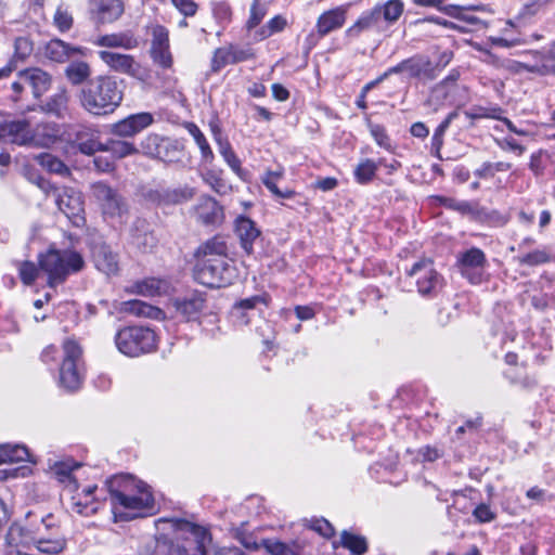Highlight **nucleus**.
Segmentation results:
<instances>
[{
  "instance_id": "4be33fe9",
  "label": "nucleus",
  "mask_w": 555,
  "mask_h": 555,
  "mask_svg": "<svg viewBox=\"0 0 555 555\" xmlns=\"http://www.w3.org/2000/svg\"><path fill=\"white\" fill-rule=\"evenodd\" d=\"M405 66V72L411 78L434 80L437 77L436 67L426 56L415 55L406 59Z\"/></svg>"
},
{
  "instance_id": "a18cd8bd",
  "label": "nucleus",
  "mask_w": 555,
  "mask_h": 555,
  "mask_svg": "<svg viewBox=\"0 0 555 555\" xmlns=\"http://www.w3.org/2000/svg\"><path fill=\"white\" fill-rule=\"evenodd\" d=\"M403 10L404 4L402 0H388L386 3L380 4L382 21L385 28L395 24L402 15Z\"/></svg>"
},
{
  "instance_id": "bf43d9fd",
  "label": "nucleus",
  "mask_w": 555,
  "mask_h": 555,
  "mask_svg": "<svg viewBox=\"0 0 555 555\" xmlns=\"http://www.w3.org/2000/svg\"><path fill=\"white\" fill-rule=\"evenodd\" d=\"M165 140L166 139L160 138L158 134H149L142 141V149L146 155L158 158V152H160V146Z\"/></svg>"
},
{
  "instance_id": "f704fd0d",
  "label": "nucleus",
  "mask_w": 555,
  "mask_h": 555,
  "mask_svg": "<svg viewBox=\"0 0 555 555\" xmlns=\"http://www.w3.org/2000/svg\"><path fill=\"white\" fill-rule=\"evenodd\" d=\"M228 246L223 238L215 236L203 243L195 253L197 259L227 257Z\"/></svg>"
},
{
  "instance_id": "7ed1b4c3",
  "label": "nucleus",
  "mask_w": 555,
  "mask_h": 555,
  "mask_svg": "<svg viewBox=\"0 0 555 555\" xmlns=\"http://www.w3.org/2000/svg\"><path fill=\"white\" fill-rule=\"evenodd\" d=\"M121 82L108 75H100L88 80L78 95L80 105L93 116L114 113L124 99Z\"/></svg>"
},
{
  "instance_id": "e2e57ef3",
  "label": "nucleus",
  "mask_w": 555,
  "mask_h": 555,
  "mask_svg": "<svg viewBox=\"0 0 555 555\" xmlns=\"http://www.w3.org/2000/svg\"><path fill=\"white\" fill-rule=\"evenodd\" d=\"M480 204L477 201H460L455 211L469 217L473 221L478 220Z\"/></svg>"
},
{
  "instance_id": "052dcab7",
  "label": "nucleus",
  "mask_w": 555,
  "mask_h": 555,
  "mask_svg": "<svg viewBox=\"0 0 555 555\" xmlns=\"http://www.w3.org/2000/svg\"><path fill=\"white\" fill-rule=\"evenodd\" d=\"M470 507L468 505V501L465 495L462 494H455L453 504L448 507V516L449 518L454 521L455 524L459 522V519L455 515V512H461L463 514H468Z\"/></svg>"
},
{
  "instance_id": "680f3d73",
  "label": "nucleus",
  "mask_w": 555,
  "mask_h": 555,
  "mask_svg": "<svg viewBox=\"0 0 555 555\" xmlns=\"http://www.w3.org/2000/svg\"><path fill=\"white\" fill-rule=\"evenodd\" d=\"M20 278L25 285H31L38 275L39 269L34 262L24 261L18 268Z\"/></svg>"
},
{
  "instance_id": "6e6d98bb",
  "label": "nucleus",
  "mask_w": 555,
  "mask_h": 555,
  "mask_svg": "<svg viewBox=\"0 0 555 555\" xmlns=\"http://www.w3.org/2000/svg\"><path fill=\"white\" fill-rule=\"evenodd\" d=\"M230 64L233 62L229 46L216 49L211 59V70L217 73Z\"/></svg>"
},
{
  "instance_id": "6e6552de",
  "label": "nucleus",
  "mask_w": 555,
  "mask_h": 555,
  "mask_svg": "<svg viewBox=\"0 0 555 555\" xmlns=\"http://www.w3.org/2000/svg\"><path fill=\"white\" fill-rule=\"evenodd\" d=\"M92 196L100 205L106 220L121 224L129 212V206L122 195L104 182H95L91 185Z\"/></svg>"
},
{
  "instance_id": "f257e3e1",
  "label": "nucleus",
  "mask_w": 555,
  "mask_h": 555,
  "mask_svg": "<svg viewBox=\"0 0 555 555\" xmlns=\"http://www.w3.org/2000/svg\"><path fill=\"white\" fill-rule=\"evenodd\" d=\"M156 525H169L176 531L175 540L160 534L147 544L140 555H221L212 545L208 527L182 518H159Z\"/></svg>"
},
{
  "instance_id": "5701e85b",
  "label": "nucleus",
  "mask_w": 555,
  "mask_h": 555,
  "mask_svg": "<svg viewBox=\"0 0 555 555\" xmlns=\"http://www.w3.org/2000/svg\"><path fill=\"white\" fill-rule=\"evenodd\" d=\"M33 52V42L27 37H18L14 43V55L0 68V80L8 78L17 67V61L24 62Z\"/></svg>"
},
{
  "instance_id": "aec40b11",
  "label": "nucleus",
  "mask_w": 555,
  "mask_h": 555,
  "mask_svg": "<svg viewBox=\"0 0 555 555\" xmlns=\"http://www.w3.org/2000/svg\"><path fill=\"white\" fill-rule=\"evenodd\" d=\"M382 31L385 26L382 21L380 4L375 5L372 10L364 11L357 22L346 30V35L358 37L364 30Z\"/></svg>"
},
{
  "instance_id": "a19ab883",
  "label": "nucleus",
  "mask_w": 555,
  "mask_h": 555,
  "mask_svg": "<svg viewBox=\"0 0 555 555\" xmlns=\"http://www.w3.org/2000/svg\"><path fill=\"white\" fill-rule=\"evenodd\" d=\"M183 157V146L177 140L166 139L158 152V159L167 163L175 164L181 162Z\"/></svg>"
},
{
  "instance_id": "7c9ffc66",
  "label": "nucleus",
  "mask_w": 555,
  "mask_h": 555,
  "mask_svg": "<svg viewBox=\"0 0 555 555\" xmlns=\"http://www.w3.org/2000/svg\"><path fill=\"white\" fill-rule=\"evenodd\" d=\"M485 52L487 55V59L485 60V62L492 63V64L509 72L511 74H521L524 72H528V73H539L540 72V66L538 64L530 65V64L522 63V62H519V61H516L513 59H506L503 61H499V59L495 55H493L491 52H489V51H485Z\"/></svg>"
},
{
  "instance_id": "2eb2a0df",
  "label": "nucleus",
  "mask_w": 555,
  "mask_h": 555,
  "mask_svg": "<svg viewBox=\"0 0 555 555\" xmlns=\"http://www.w3.org/2000/svg\"><path fill=\"white\" fill-rule=\"evenodd\" d=\"M153 121L154 117L151 113L142 112L132 114L114 124L112 131L118 137H133L151 126Z\"/></svg>"
},
{
  "instance_id": "4c0bfd02",
  "label": "nucleus",
  "mask_w": 555,
  "mask_h": 555,
  "mask_svg": "<svg viewBox=\"0 0 555 555\" xmlns=\"http://www.w3.org/2000/svg\"><path fill=\"white\" fill-rule=\"evenodd\" d=\"M39 552L47 555H57L64 551L66 541L63 537L55 534L54 537H40L35 539L34 545Z\"/></svg>"
},
{
  "instance_id": "cd10ccee",
  "label": "nucleus",
  "mask_w": 555,
  "mask_h": 555,
  "mask_svg": "<svg viewBox=\"0 0 555 555\" xmlns=\"http://www.w3.org/2000/svg\"><path fill=\"white\" fill-rule=\"evenodd\" d=\"M25 70V78L24 81H28V86L31 88L33 94L36 99H39L41 95H43L51 87L52 78L51 76L38 68H27Z\"/></svg>"
},
{
  "instance_id": "c756f323",
  "label": "nucleus",
  "mask_w": 555,
  "mask_h": 555,
  "mask_svg": "<svg viewBox=\"0 0 555 555\" xmlns=\"http://www.w3.org/2000/svg\"><path fill=\"white\" fill-rule=\"evenodd\" d=\"M212 132L215 135V141L218 145V151L220 155L223 157L224 162L229 165V167L237 175H240L242 167L241 160L237 158L234 153L229 140L223 138L221 134V130L218 127L212 128Z\"/></svg>"
},
{
  "instance_id": "c9c22d12",
  "label": "nucleus",
  "mask_w": 555,
  "mask_h": 555,
  "mask_svg": "<svg viewBox=\"0 0 555 555\" xmlns=\"http://www.w3.org/2000/svg\"><path fill=\"white\" fill-rule=\"evenodd\" d=\"M65 77L74 85H81L87 80H90L91 67L85 61H73L65 68Z\"/></svg>"
},
{
  "instance_id": "e433bc0d",
  "label": "nucleus",
  "mask_w": 555,
  "mask_h": 555,
  "mask_svg": "<svg viewBox=\"0 0 555 555\" xmlns=\"http://www.w3.org/2000/svg\"><path fill=\"white\" fill-rule=\"evenodd\" d=\"M186 130L193 137L196 145L201 151L202 162L204 164H212L215 159L214 152L201 129L193 122L186 125Z\"/></svg>"
},
{
  "instance_id": "473e14b6",
  "label": "nucleus",
  "mask_w": 555,
  "mask_h": 555,
  "mask_svg": "<svg viewBox=\"0 0 555 555\" xmlns=\"http://www.w3.org/2000/svg\"><path fill=\"white\" fill-rule=\"evenodd\" d=\"M94 44L98 47L122 48L126 50H130L137 47L138 41L130 34L118 33L100 36L94 41Z\"/></svg>"
},
{
  "instance_id": "1a4fd4ad",
  "label": "nucleus",
  "mask_w": 555,
  "mask_h": 555,
  "mask_svg": "<svg viewBox=\"0 0 555 555\" xmlns=\"http://www.w3.org/2000/svg\"><path fill=\"white\" fill-rule=\"evenodd\" d=\"M64 357L60 367V386L74 391L77 390L82 383L81 354L80 346L73 339H66L63 344Z\"/></svg>"
},
{
  "instance_id": "c85d7f7f",
  "label": "nucleus",
  "mask_w": 555,
  "mask_h": 555,
  "mask_svg": "<svg viewBox=\"0 0 555 555\" xmlns=\"http://www.w3.org/2000/svg\"><path fill=\"white\" fill-rule=\"evenodd\" d=\"M78 467H80L79 463L65 461L55 462L50 466V469L60 482L65 483V489L69 492H76L78 490V482L73 477V472Z\"/></svg>"
},
{
  "instance_id": "864d4df0",
  "label": "nucleus",
  "mask_w": 555,
  "mask_h": 555,
  "mask_svg": "<svg viewBox=\"0 0 555 555\" xmlns=\"http://www.w3.org/2000/svg\"><path fill=\"white\" fill-rule=\"evenodd\" d=\"M376 170V164L371 159H365L356 167L354 177L359 183L364 184L373 179Z\"/></svg>"
},
{
  "instance_id": "8fccbe9b",
  "label": "nucleus",
  "mask_w": 555,
  "mask_h": 555,
  "mask_svg": "<svg viewBox=\"0 0 555 555\" xmlns=\"http://www.w3.org/2000/svg\"><path fill=\"white\" fill-rule=\"evenodd\" d=\"M103 151L111 152L117 158H124L137 153V149L132 143L120 140L108 141L104 145Z\"/></svg>"
},
{
  "instance_id": "0eeeda50",
  "label": "nucleus",
  "mask_w": 555,
  "mask_h": 555,
  "mask_svg": "<svg viewBox=\"0 0 555 555\" xmlns=\"http://www.w3.org/2000/svg\"><path fill=\"white\" fill-rule=\"evenodd\" d=\"M234 276V268L228 257L197 259L194 268L195 280L211 288L232 284Z\"/></svg>"
},
{
  "instance_id": "79ce46f5",
  "label": "nucleus",
  "mask_w": 555,
  "mask_h": 555,
  "mask_svg": "<svg viewBox=\"0 0 555 555\" xmlns=\"http://www.w3.org/2000/svg\"><path fill=\"white\" fill-rule=\"evenodd\" d=\"M29 452L26 447L20 444H5L0 447V463L13 464L27 461Z\"/></svg>"
},
{
  "instance_id": "f3484780",
  "label": "nucleus",
  "mask_w": 555,
  "mask_h": 555,
  "mask_svg": "<svg viewBox=\"0 0 555 555\" xmlns=\"http://www.w3.org/2000/svg\"><path fill=\"white\" fill-rule=\"evenodd\" d=\"M88 49L72 46L61 39H52L44 47V55L56 63H65L75 55H87Z\"/></svg>"
},
{
  "instance_id": "9b49d317",
  "label": "nucleus",
  "mask_w": 555,
  "mask_h": 555,
  "mask_svg": "<svg viewBox=\"0 0 555 555\" xmlns=\"http://www.w3.org/2000/svg\"><path fill=\"white\" fill-rule=\"evenodd\" d=\"M422 296H435L442 287V276L436 271L430 259H421L408 271Z\"/></svg>"
},
{
  "instance_id": "3c124183",
  "label": "nucleus",
  "mask_w": 555,
  "mask_h": 555,
  "mask_svg": "<svg viewBox=\"0 0 555 555\" xmlns=\"http://www.w3.org/2000/svg\"><path fill=\"white\" fill-rule=\"evenodd\" d=\"M53 24L61 33H66L73 27L74 18L66 5L60 4L56 8Z\"/></svg>"
},
{
  "instance_id": "13d9d810",
  "label": "nucleus",
  "mask_w": 555,
  "mask_h": 555,
  "mask_svg": "<svg viewBox=\"0 0 555 555\" xmlns=\"http://www.w3.org/2000/svg\"><path fill=\"white\" fill-rule=\"evenodd\" d=\"M267 14L266 5L260 4L259 0H254L250 7V14L246 22L247 29L257 27Z\"/></svg>"
},
{
  "instance_id": "f03ea898",
  "label": "nucleus",
  "mask_w": 555,
  "mask_h": 555,
  "mask_svg": "<svg viewBox=\"0 0 555 555\" xmlns=\"http://www.w3.org/2000/svg\"><path fill=\"white\" fill-rule=\"evenodd\" d=\"M115 521H129L154 513L155 502L149 485L132 475L120 474L106 481Z\"/></svg>"
},
{
  "instance_id": "6ab92c4d",
  "label": "nucleus",
  "mask_w": 555,
  "mask_h": 555,
  "mask_svg": "<svg viewBox=\"0 0 555 555\" xmlns=\"http://www.w3.org/2000/svg\"><path fill=\"white\" fill-rule=\"evenodd\" d=\"M234 225L241 247L247 255H251L254 251V243L260 237V230L250 218L245 216L237 217Z\"/></svg>"
},
{
  "instance_id": "9d476101",
  "label": "nucleus",
  "mask_w": 555,
  "mask_h": 555,
  "mask_svg": "<svg viewBox=\"0 0 555 555\" xmlns=\"http://www.w3.org/2000/svg\"><path fill=\"white\" fill-rule=\"evenodd\" d=\"M101 61L113 72L128 75L141 82H149L151 70L142 66L132 55L102 50L98 52Z\"/></svg>"
},
{
  "instance_id": "ddd939ff",
  "label": "nucleus",
  "mask_w": 555,
  "mask_h": 555,
  "mask_svg": "<svg viewBox=\"0 0 555 555\" xmlns=\"http://www.w3.org/2000/svg\"><path fill=\"white\" fill-rule=\"evenodd\" d=\"M487 263L485 253L477 247H472L457 257V264L463 276L470 283L479 284L481 282V271Z\"/></svg>"
},
{
  "instance_id": "393cba45",
  "label": "nucleus",
  "mask_w": 555,
  "mask_h": 555,
  "mask_svg": "<svg viewBox=\"0 0 555 555\" xmlns=\"http://www.w3.org/2000/svg\"><path fill=\"white\" fill-rule=\"evenodd\" d=\"M93 261L99 271L106 275L115 274L118 271L117 255L114 254L109 246L102 244L93 249Z\"/></svg>"
},
{
  "instance_id": "2f4dec72",
  "label": "nucleus",
  "mask_w": 555,
  "mask_h": 555,
  "mask_svg": "<svg viewBox=\"0 0 555 555\" xmlns=\"http://www.w3.org/2000/svg\"><path fill=\"white\" fill-rule=\"evenodd\" d=\"M68 100L69 95L67 90L62 88L52 94L43 105H41V109L48 114L62 118L67 113Z\"/></svg>"
},
{
  "instance_id": "b1692460",
  "label": "nucleus",
  "mask_w": 555,
  "mask_h": 555,
  "mask_svg": "<svg viewBox=\"0 0 555 555\" xmlns=\"http://www.w3.org/2000/svg\"><path fill=\"white\" fill-rule=\"evenodd\" d=\"M205 307V298L199 293H193L181 300H177V311L186 320L195 321L198 319Z\"/></svg>"
},
{
  "instance_id": "5fc2aeb1",
  "label": "nucleus",
  "mask_w": 555,
  "mask_h": 555,
  "mask_svg": "<svg viewBox=\"0 0 555 555\" xmlns=\"http://www.w3.org/2000/svg\"><path fill=\"white\" fill-rule=\"evenodd\" d=\"M203 180L207 183L216 193L227 194L230 190V185L215 171L207 170L202 175Z\"/></svg>"
},
{
  "instance_id": "37998d69",
  "label": "nucleus",
  "mask_w": 555,
  "mask_h": 555,
  "mask_svg": "<svg viewBox=\"0 0 555 555\" xmlns=\"http://www.w3.org/2000/svg\"><path fill=\"white\" fill-rule=\"evenodd\" d=\"M35 160L49 172L60 176H67L69 173L68 167L60 158L50 153H40L35 156Z\"/></svg>"
},
{
  "instance_id": "58836bf2",
  "label": "nucleus",
  "mask_w": 555,
  "mask_h": 555,
  "mask_svg": "<svg viewBox=\"0 0 555 555\" xmlns=\"http://www.w3.org/2000/svg\"><path fill=\"white\" fill-rule=\"evenodd\" d=\"M282 171H267L261 177L263 185L278 198L288 199L295 196V191L291 189L280 190L278 182L282 179Z\"/></svg>"
},
{
  "instance_id": "4468645a",
  "label": "nucleus",
  "mask_w": 555,
  "mask_h": 555,
  "mask_svg": "<svg viewBox=\"0 0 555 555\" xmlns=\"http://www.w3.org/2000/svg\"><path fill=\"white\" fill-rule=\"evenodd\" d=\"M35 539L28 530L18 525H12L4 538L3 555H13L24 551H31Z\"/></svg>"
},
{
  "instance_id": "423d86ee",
  "label": "nucleus",
  "mask_w": 555,
  "mask_h": 555,
  "mask_svg": "<svg viewBox=\"0 0 555 555\" xmlns=\"http://www.w3.org/2000/svg\"><path fill=\"white\" fill-rule=\"evenodd\" d=\"M115 345L127 357H139L156 349V334L144 326H126L115 335Z\"/></svg>"
},
{
  "instance_id": "774afa93",
  "label": "nucleus",
  "mask_w": 555,
  "mask_h": 555,
  "mask_svg": "<svg viewBox=\"0 0 555 555\" xmlns=\"http://www.w3.org/2000/svg\"><path fill=\"white\" fill-rule=\"evenodd\" d=\"M266 548L272 555H298L294 548L280 541H267Z\"/></svg>"
},
{
  "instance_id": "72a5a7b5",
  "label": "nucleus",
  "mask_w": 555,
  "mask_h": 555,
  "mask_svg": "<svg viewBox=\"0 0 555 555\" xmlns=\"http://www.w3.org/2000/svg\"><path fill=\"white\" fill-rule=\"evenodd\" d=\"M514 260L519 266L538 267L551 262L552 255L550 248L542 246L517 255Z\"/></svg>"
},
{
  "instance_id": "de8ad7c7",
  "label": "nucleus",
  "mask_w": 555,
  "mask_h": 555,
  "mask_svg": "<svg viewBox=\"0 0 555 555\" xmlns=\"http://www.w3.org/2000/svg\"><path fill=\"white\" fill-rule=\"evenodd\" d=\"M70 509L78 515L90 516L96 513L99 503L93 500H85V498L78 493L72 496Z\"/></svg>"
},
{
  "instance_id": "a211bd4d",
  "label": "nucleus",
  "mask_w": 555,
  "mask_h": 555,
  "mask_svg": "<svg viewBox=\"0 0 555 555\" xmlns=\"http://www.w3.org/2000/svg\"><path fill=\"white\" fill-rule=\"evenodd\" d=\"M350 7L351 4L347 3L322 13L315 25L318 35L324 37L331 31L341 28L346 22V15Z\"/></svg>"
},
{
  "instance_id": "0e129e2a",
  "label": "nucleus",
  "mask_w": 555,
  "mask_h": 555,
  "mask_svg": "<svg viewBox=\"0 0 555 555\" xmlns=\"http://www.w3.org/2000/svg\"><path fill=\"white\" fill-rule=\"evenodd\" d=\"M153 61L163 68H169L172 65V56L169 48H153L151 49Z\"/></svg>"
},
{
  "instance_id": "f8f14e48",
  "label": "nucleus",
  "mask_w": 555,
  "mask_h": 555,
  "mask_svg": "<svg viewBox=\"0 0 555 555\" xmlns=\"http://www.w3.org/2000/svg\"><path fill=\"white\" fill-rule=\"evenodd\" d=\"M55 203L75 227L85 224V205L81 192L72 188H62L56 194Z\"/></svg>"
},
{
  "instance_id": "338daca9",
  "label": "nucleus",
  "mask_w": 555,
  "mask_h": 555,
  "mask_svg": "<svg viewBox=\"0 0 555 555\" xmlns=\"http://www.w3.org/2000/svg\"><path fill=\"white\" fill-rule=\"evenodd\" d=\"M495 143L502 151H511L518 156H521L526 152V147L518 143L513 137L495 139Z\"/></svg>"
},
{
  "instance_id": "39448f33",
  "label": "nucleus",
  "mask_w": 555,
  "mask_h": 555,
  "mask_svg": "<svg viewBox=\"0 0 555 555\" xmlns=\"http://www.w3.org/2000/svg\"><path fill=\"white\" fill-rule=\"evenodd\" d=\"M57 135L54 124L38 125L35 130L27 120H13L0 126V137L17 145H48Z\"/></svg>"
},
{
  "instance_id": "49530a36",
  "label": "nucleus",
  "mask_w": 555,
  "mask_h": 555,
  "mask_svg": "<svg viewBox=\"0 0 555 555\" xmlns=\"http://www.w3.org/2000/svg\"><path fill=\"white\" fill-rule=\"evenodd\" d=\"M166 284L162 280L150 278L138 281L132 285V292L142 296L159 295L165 288Z\"/></svg>"
},
{
  "instance_id": "dca6fc26",
  "label": "nucleus",
  "mask_w": 555,
  "mask_h": 555,
  "mask_svg": "<svg viewBox=\"0 0 555 555\" xmlns=\"http://www.w3.org/2000/svg\"><path fill=\"white\" fill-rule=\"evenodd\" d=\"M124 11L122 0H91V13L96 23H113L122 15Z\"/></svg>"
},
{
  "instance_id": "09e8293b",
  "label": "nucleus",
  "mask_w": 555,
  "mask_h": 555,
  "mask_svg": "<svg viewBox=\"0 0 555 555\" xmlns=\"http://www.w3.org/2000/svg\"><path fill=\"white\" fill-rule=\"evenodd\" d=\"M509 220V216L503 214L496 209H488L480 206L479 216L477 222L487 223L493 227H503Z\"/></svg>"
},
{
  "instance_id": "4d7b16f0",
  "label": "nucleus",
  "mask_w": 555,
  "mask_h": 555,
  "mask_svg": "<svg viewBox=\"0 0 555 555\" xmlns=\"http://www.w3.org/2000/svg\"><path fill=\"white\" fill-rule=\"evenodd\" d=\"M287 25L286 20L282 15H276L271 18L266 26L259 29V39H266L275 33L282 31Z\"/></svg>"
},
{
  "instance_id": "412c9836",
  "label": "nucleus",
  "mask_w": 555,
  "mask_h": 555,
  "mask_svg": "<svg viewBox=\"0 0 555 555\" xmlns=\"http://www.w3.org/2000/svg\"><path fill=\"white\" fill-rule=\"evenodd\" d=\"M194 211L197 220L205 225H217L223 219L222 207L210 196L201 197Z\"/></svg>"
},
{
  "instance_id": "c03bdc74",
  "label": "nucleus",
  "mask_w": 555,
  "mask_h": 555,
  "mask_svg": "<svg viewBox=\"0 0 555 555\" xmlns=\"http://www.w3.org/2000/svg\"><path fill=\"white\" fill-rule=\"evenodd\" d=\"M340 544L353 555H363L367 551V542L364 537L346 530L340 535Z\"/></svg>"
},
{
  "instance_id": "ea45409f",
  "label": "nucleus",
  "mask_w": 555,
  "mask_h": 555,
  "mask_svg": "<svg viewBox=\"0 0 555 555\" xmlns=\"http://www.w3.org/2000/svg\"><path fill=\"white\" fill-rule=\"evenodd\" d=\"M195 195V189L182 186L172 190H166L160 194V203L164 205H178L190 201Z\"/></svg>"
},
{
  "instance_id": "69168bd1",
  "label": "nucleus",
  "mask_w": 555,
  "mask_h": 555,
  "mask_svg": "<svg viewBox=\"0 0 555 555\" xmlns=\"http://www.w3.org/2000/svg\"><path fill=\"white\" fill-rule=\"evenodd\" d=\"M152 47L153 48H169V35L168 30L160 25L153 27L152 31Z\"/></svg>"
},
{
  "instance_id": "20e7f679",
  "label": "nucleus",
  "mask_w": 555,
  "mask_h": 555,
  "mask_svg": "<svg viewBox=\"0 0 555 555\" xmlns=\"http://www.w3.org/2000/svg\"><path fill=\"white\" fill-rule=\"evenodd\" d=\"M39 269L48 275V285L55 287L63 283L69 274L83 268L85 261L81 255L75 250L49 249L38 257Z\"/></svg>"
},
{
  "instance_id": "603ef678",
  "label": "nucleus",
  "mask_w": 555,
  "mask_h": 555,
  "mask_svg": "<svg viewBox=\"0 0 555 555\" xmlns=\"http://www.w3.org/2000/svg\"><path fill=\"white\" fill-rule=\"evenodd\" d=\"M125 310L135 315H143L149 318H156L160 310L156 309L140 300H129L125 302Z\"/></svg>"
},
{
  "instance_id": "a878e982",
  "label": "nucleus",
  "mask_w": 555,
  "mask_h": 555,
  "mask_svg": "<svg viewBox=\"0 0 555 555\" xmlns=\"http://www.w3.org/2000/svg\"><path fill=\"white\" fill-rule=\"evenodd\" d=\"M486 7L480 5H468V7H461L456 4H448V9L444 10V14L462 21L470 26H474L476 29H481L487 27V23L482 20H480L477 16L467 14L466 11H485Z\"/></svg>"
},
{
  "instance_id": "bb28decb",
  "label": "nucleus",
  "mask_w": 555,
  "mask_h": 555,
  "mask_svg": "<svg viewBox=\"0 0 555 555\" xmlns=\"http://www.w3.org/2000/svg\"><path fill=\"white\" fill-rule=\"evenodd\" d=\"M131 243L142 251L151 250L156 244V237L149 231V224L143 219H137L131 228Z\"/></svg>"
}]
</instances>
